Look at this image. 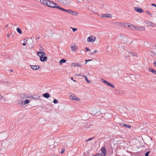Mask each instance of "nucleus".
Segmentation results:
<instances>
[{"instance_id":"obj_1","label":"nucleus","mask_w":156,"mask_h":156,"mask_svg":"<svg viewBox=\"0 0 156 156\" xmlns=\"http://www.w3.org/2000/svg\"><path fill=\"white\" fill-rule=\"evenodd\" d=\"M38 56L40 57V61L42 62H44L47 61V57L46 56L45 53L43 51H38L37 53Z\"/></svg>"},{"instance_id":"obj_2","label":"nucleus","mask_w":156,"mask_h":156,"mask_svg":"<svg viewBox=\"0 0 156 156\" xmlns=\"http://www.w3.org/2000/svg\"><path fill=\"white\" fill-rule=\"evenodd\" d=\"M46 6L52 8H55L58 9V7H59L58 4L49 0H48Z\"/></svg>"},{"instance_id":"obj_3","label":"nucleus","mask_w":156,"mask_h":156,"mask_svg":"<svg viewBox=\"0 0 156 156\" xmlns=\"http://www.w3.org/2000/svg\"><path fill=\"white\" fill-rule=\"evenodd\" d=\"M133 26V28H134L135 29L137 30H145V28L143 27H140L138 26H133L132 25H131Z\"/></svg>"},{"instance_id":"obj_4","label":"nucleus","mask_w":156,"mask_h":156,"mask_svg":"<svg viewBox=\"0 0 156 156\" xmlns=\"http://www.w3.org/2000/svg\"><path fill=\"white\" fill-rule=\"evenodd\" d=\"M96 39V38L94 36H90L88 37L87 39L88 42H91L92 43L94 42Z\"/></svg>"},{"instance_id":"obj_5","label":"nucleus","mask_w":156,"mask_h":156,"mask_svg":"<svg viewBox=\"0 0 156 156\" xmlns=\"http://www.w3.org/2000/svg\"><path fill=\"white\" fill-rule=\"evenodd\" d=\"M134 9L136 11L139 13H142L144 12V10L139 7H135Z\"/></svg>"},{"instance_id":"obj_6","label":"nucleus","mask_w":156,"mask_h":156,"mask_svg":"<svg viewBox=\"0 0 156 156\" xmlns=\"http://www.w3.org/2000/svg\"><path fill=\"white\" fill-rule=\"evenodd\" d=\"M102 154H101L102 156H105L106 154V151L105 146H103L101 149Z\"/></svg>"},{"instance_id":"obj_7","label":"nucleus","mask_w":156,"mask_h":156,"mask_svg":"<svg viewBox=\"0 0 156 156\" xmlns=\"http://www.w3.org/2000/svg\"><path fill=\"white\" fill-rule=\"evenodd\" d=\"M119 126H123L124 127L128 128L129 129H130L131 127V126L129 125H127V124H125L123 122L119 123Z\"/></svg>"},{"instance_id":"obj_8","label":"nucleus","mask_w":156,"mask_h":156,"mask_svg":"<svg viewBox=\"0 0 156 156\" xmlns=\"http://www.w3.org/2000/svg\"><path fill=\"white\" fill-rule=\"evenodd\" d=\"M69 97L70 99H72L73 100H75L76 101H79L80 100V99L78 97L74 95H71L69 96Z\"/></svg>"},{"instance_id":"obj_9","label":"nucleus","mask_w":156,"mask_h":156,"mask_svg":"<svg viewBox=\"0 0 156 156\" xmlns=\"http://www.w3.org/2000/svg\"><path fill=\"white\" fill-rule=\"evenodd\" d=\"M101 17H107L109 18H111L112 17V15L111 14H103L101 16Z\"/></svg>"},{"instance_id":"obj_10","label":"nucleus","mask_w":156,"mask_h":156,"mask_svg":"<svg viewBox=\"0 0 156 156\" xmlns=\"http://www.w3.org/2000/svg\"><path fill=\"white\" fill-rule=\"evenodd\" d=\"M58 9H60L61 10L66 12L69 13V12H70V10L66 9L61 7H60V6H59V7H58Z\"/></svg>"},{"instance_id":"obj_11","label":"nucleus","mask_w":156,"mask_h":156,"mask_svg":"<svg viewBox=\"0 0 156 156\" xmlns=\"http://www.w3.org/2000/svg\"><path fill=\"white\" fill-rule=\"evenodd\" d=\"M30 67L34 70H37L39 68L40 66L38 65H30Z\"/></svg>"},{"instance_id":"obj_12","label":"nucleus","mask_w":156,"mask_h":156,"mask_svg":"<svg viewBox=\"0 0 156 156\" xmlns=\"http://www.w3.org/2000/svg\"><path fill=\"white\" fill-rule=\"evenodd\" d=\"M48 0H40V2L45 5H47V3Z\"/></svg>"},{"instance_id":"obj_13","label":"nucleus","mask_w":156,"mask_h":156,"mask_svg":"<svg viewBox=\"0 0 156 156\" xmlns=\"http://www.w3.org/2000/svg\"><path fill=\"white\" fill-rule=\"evenodd\" d=\"M69 14H70L73 16H77L78 15V12L73 11L71 10H70Z\"/></svg>"},{"instance_id":"obj_14","label":"nucleus","mask_w":156,"mask_h":156,"mask_svg":"<svg viewBox=\"0 0 156 156\" xmlns=\"http://www.w3.org/2000/svg\"><path fill=\"white\" fill-rule=\"evenodd\" d=\"M114 24L119 26H122L123 25L124 26L125 23H120L119 22H115L113 23Z\"/></svg>"},{"instance_id":"obj_15","label":"nucleus","mask_w":156,"mask_h":156,"mask_svg":"<svg viewBox=\"0 0 156 156\" xmlns=\"http://www.w3.org/2000/svg\"><path fill=\"white\" fill-rule=\"evenodd\" d=\"M148 25L150 26L154 27L155 26V24L153 23L150 21H147V23Z\"/></svg>"},{"instance_id":"obj_16","label":"nucleus","mask_w":156,"mask_h":156,"mask_svg":"<svg viewBox=\"0 0 156 156\" xmlns=\"http://www.w3.org/2000/svg\"><path fill=\"white\" fill-rule=\"evenodd\" d=\"M43 96L45 98H48L50 97V95L49 93H46L43 94Z\"/></svg>"},{"instance_id":"obj_17","label":"nucleus","mask_w":156,"mask_h":156,"mask_svg":"<svg viewBox=\"0 0 156 156\" xmlns=\"http://www.w3.org/2000/svg\"><path fill=\"white\" fill-rule=\"evenodd\" d=\"M72 66H73V67H76V66H79L81 67V65L80 64L76 63H72L71 65Z\"/></svg>"},{"instance_id":"obj_18","label":"nucleus","mask_w":156,"mask_h":156,"mask_svg":"<svg viewBox=\"0 0 156 156\" xmlns=\"http://www.w3.org/2000/svg\"><path fill=\"white\" fill-rule=\"evenodd\" d=\"M149 70L150 72H151L155 74H156V71L153 69L151 68H149Z\"/></svg>"},{"instance_id":"obj_19","label":"nucleus","mask_w":156,"mask_h":156,"mask_svg":"<svg viewBox=\"0 0 156 156\" xmlns=\"http://www.w3.org/2000/svg\"><path fill=\"white\" fill-rule=\"evenodd\" d=\"M71 48L72 50L73 51H75L77 50L78 49L77 46L75 44L74 46H72L71 47Z\"/></svg>"},{"instance_id":"obj_20","label":"nucleus","mask_w":156,"mask_h":156,"mask_svg":"<svg viewBox=\"0 0 156 156\" xmlns=\"http://www.w3.org/2000/svg\"><path fill=\"white\" fill-rule=\"evenodd\" d=\"M66 60L64 59H62L60 60L59 64L60 65H61L62 63H65L66 62Z\"/></svg>"},{"instance_id":"obj_21","label":"nucleus","mask_w":156,"mask_h":156,"mask_svg":"<svg viewBox=\"0 0 156 156\" xmlns=\"http://www.w3.org/2000/svg\"><path fill=\"white\" fill-rule=\"evenodd\" d=\"M16 31L19 33L20 34H21L22 33V31H21L19 27H18L17 28Z\"/></svg>"},{"instance_id":"obj_22","label":"nucleus","mask_w":156,"mask_h":156,"mask_svg":"<svg viewBox=\"0 0 156 156\" xmlns=\"http://www.w3.org/2000/svg\"><path fill=\"white\" fill-rule=\"evenodd\" d=\"M106 85L109 86L111 87L112 88L115 87V86L114 85H113L112 84H111L109 82H108V83Z\"/></svg>"},{"instance_id":"obj_23","label":"nucleus","mask_w":156,"mask_h":156,"mask_svg":"<svg viewBox=\"0 0 156 156\" xmlns=\"http://www.w3.org/2000/svg\"><path fill=\"white\" fill-rule=\"evenodd\" d=\"M129 53L130 54L132 55L133 56H137V55H136V53H134L133 52L130 51V52H129Z\"/></svg>"},{"instance_id":"obj_24","label":"nucleus","mask_w":156,"mask_h":156,"mask_svg":"<svg viewBox=\"0 0 156 156\" xmlns=\"http://www.w3.org/2000/svg\"><path fill=\"white\" fill-rule=\"evenodd\" d=\"M24 103L23 104V105H24L25 104H27L30 102V101L28 99H26L24 101Z\"/></svg>"},{"instance_id":"obj_25","label":"nucleus","mask_w":156,"mask_h":156,"mask_svg":"<svg viewBox=\"0 0 156 156\" xmlns=\"http://www.w3.org/2000/svg\"><path fill=\"white\" fill-rule=\"evenodd\" d=\"M24 103V101H20L19 100L18 101V104H20L21 105H23Z\"/></svg>"},{"instance_id":"obj_26","label":"nucleus","mask_w":156,"mask_h":156,"mask_svg":"<svg viewBox=\"0 0 156 156\" xmlns=\"http://www.w3.org/2000/svg\"><path fill=\"white\" fill-rule=\"evenodd\" d=\"M145 13L147 14L151 17H152V15L151 13L148 11L147 10L145 11Z\"/></svg>"},{"instance_id":"obj_27","label":"nucleus","mask_w":156,"mask_h":156,"mask_svg":"<svg viewBox=\"0 0 156 156\" xmlns=\"http://www.w3.org/2000/svg\"><path fill=\"white\" fill-rule=\"evenodd\" d=\"M102 82L103 83H104L105 84H106V85L107 84L108 82L107 81H106V80H105L104 79H102Z\"/></svg>"},{"instance_id":"obj_28","label":"nucleus","mask_w":156,"mask_h":156,"mask_svg":"<svg viewBox=\"0 0 156 156\" xmlns=\"http://www.w3.org/2000/svg\"><path fill=\"white\" fill-rule=\"evenodd\" d=\"M85 80L88 83H92V82H91L89 80H88V79L87 77H85Z\"/></svg>"},{"instance_id":"obj_29","label":"nucleus","mask_w":156,"mask_h":156,"mask_svg":"<svg viewBox=\"0 0 156 156\" xmlns=\"http://www.w3.org/2000/svg\"><path fill=\"white\" fill-rule=\"evenodd\" d=\"M150 151H148L145 154V156H148V155L150 153Z\"/></svg>"},{"instance_id":"obj_30","label":"nucleus","mask_w":156,"mask_h":156,"mask_svg":"<svg viewBox=\"0 0 156 156\" xmlns=\"http://www.w3.org/2000/svg\"><path fill=\"white\" fill-rule=\"evenodd\" d=\"M53 102L54 104H57L58 103V101L56 99H54Z\"/></svg>"},{"instance_id":"obj_31","label":"nucleus","mask_w":156,"mask_h":156,"mask_svg":"<svg viewBox=\"0 0 156 156\" xmlns=\"http://www.w3.org/2000/svg\"><path fill=\"white\" fill-rule=\"evenodd\" d=\"M94 155V154H93ZM94 156H102L101 155V153H97Z\"/></svg>"},{"instance_id":"obj_32","label":"nucleus","mask_w":156,"mask_h":156,"mask_svg":"<svg viewBox=\"0 0 156 156\" xmlns=\"http://www.w3.org/2000/svg\"><path fill=\"white\" fill-rule=\"evenodd\" d=\"M94 138V137L89 138L88 139H87V140L86 141H90V140H92Z\"/></svg>"},{"instance_id":"obj_33","label":"nucleus","mask_w":156,"mask_h":156,"mask_svg":"<svg viewBox=\"0 0 156 156\" xmlns=\"http://www.w3.org/2000/svg\"><path fill=\"white\" fill-rule=\"evenodd\" d=\"M85 50L87 51H90V49L88 48L87 47H86L85 48Z\"/></svg>"},{"instance_id":"obj_34","label":"nucleus","mask_w":156,"mask_h":156,"mask_svg":"<svg viewBox=\"0 0 156 156\" xmlns=\"http://www.w3.org/2000/svg\"><path fill=\"white\" fill-rule=\"evenodd\" d=\"M39 50L40 51H43L44 50V48L43 47H40L39 48Z\"/></svg>"},{"instance_id":"obj_35","label":"nucleus","mask_w":156,"mask_h":156,"mask_svg":"<svg viewBox=\"0 0 156 156\" xmlns=\"http://www.w3.org/2000/svg\"><path fill=\"white\" fill-rule=\"evenodd\" d=\"M92 60V59H89V60H85V64H86L87 62L90 61Z\"/></svg>"},{"instance_id":"obj_36","label":"nucleus","mask_w":156,"mask_h":156,"mask_svg":"<svg viewBox=\"0 0 156 156\" xmlns=\"http://www.w3.org/2000/svg\"><path fill=\"white\" fill-rule=\"evenodd\" d=\"M65 150V149L62 148L61 150V154H62L64 152Z\"/></svg>"},{"instance_id":"obj_37","label":"nucleus","mask_w":156,"mask_h":156,"mask_svg":"<svg viewBox=\"0 0 156 156\" xmlns=\"http://www.w3.org/2000/svg\"><path fill=\"white\" fill-rule=\"evenodd\" d=\"M72 30H73V31L74 32H75V31H76V30H77V28H72Z\"/></svg>"},{"instance_id":"obj_38","label":"nucleus","mask_w":156,"mask_h":156,"mask_svg":"<svg viewBox=\"0 0 156 156\" xmlns=\"http://www.w3.org/2000/svg\"><path fill=\"white\" fill-rule=\"evenodd\" d=\"M151 5L152 6H154L156 7V4H155L154 3H152L151 4Z\"/></svg>"},{"instance_id":"obj_39","label":"nucleus","mask_w":156,"mask_h":156,"mask_svg":"<svg viewBox=\"0 0 156 156\" xmlns=\"http://www.w3.org/2000/svg\"><path fill=\"white\" fill-rule=\"evenodd\" d=\"M3 98H4V97L2 96L1 94H0V100L2 99Z\"/></svg>"},{"instance_id":"obj_40","label":"nucleus","mask_w":156,"mask_h":156,"mask_svg":"<svg viewBox=\"0 0 156 156\" xmlns=\"http://www.w3.org/2000/svg\"><path fill=\"white\" fill-rule=\"evenodd\" d=\"M76 76H81L82 75H81V73H80L79 74H76Z\"/></svg>"},{"instance_id":"obj_41","label":"nucleus","mask_w":156,"mask_h":156,"mask_svg":"<svg viewBox=\"0 0 156 156\" xmlns=\"http://www.w3.org/2000/svg\"><path fill=\"white\" fill-rule=\"evenodd\" d=\"M71 80H73V81L74 82H76V81L75 80H73V77H71Z\"/></svg>"},{"instance_id":"obj_42","label":"nucleus","mask_w":156,"mask_h":156,"mask_svg":"<svg viewBox=\"0 0 156 156\" xmlns=\"http://www.w3.org/2000/svg\"><path fill=\"white\" fill-rule=\"evenodd\" d=\"M23 44V46H25V45H26V43H23V44Z\"/></svg>"},{"instance_id":"obj_43","label":"nucleus","mask_w":156,"mask_h":156,"mask_svg":"<svg viewBox=\"0 0 156 156\" xmlns=\"http://www.w3.org/2000/svg\"><path fill=\"white\" fill-rule=\"evenodd\" d=\"M97 51H98L97 50H95L94 51V53H96L97 52Z\"/></svg>"},{"instance_id":"obj_44","label":"nucleus","mask_w":156,"mask_h":156,"mask_svg":"<svg viewBox=\"0 0 156 156\" xmlns=\"http://www.w3.org/2000/svg\"><path fill=\"white\" fill-rule=\"evenodd\" d=\"M27 39H24V42H27Z\"/></svg>"},{"instance_id":"obj_45","label":"nucleus","mask_w":156,"mask_h":156,"mask_svg":"<svg viewBox=\"0 0 156 156\" xmlns=\"http://www.w3.org/2000/svg\"><path fill=\"white\" fill-rule=\"evenodd\" d=\"M129 57V55H126V58H128V57Z\"/></svg>"},{"instance_id":"obj_46","label":"nucleus","mask_w":156,"mask_h":156,"mask_svg":"<svg viewBox=\"0 0 156 156\" xmlns=\"http://www.w3.org/2000/svg\"><path fill=\"white\" fill-rule=\"evenodd\" d=\"M82 76L84 77L85 78V77H87L86 76L84 75H82Z\"/></svg>"},{"instance_id":"obj_47","label":"nucleus","mask_w":156,"mask_h":156,"mask_svg":"<svg viewBox=\"0 0 156 156\" xmlns=\"http://www.w3.org/2000/svg\"><path fill=\"white\" fill-rule=\"evenodd\" d=\"M127 26L128 27H130L131 26H130V25H129V24H128L127 25Z\"/></svg>"},{"instance_id":"obj_48","label":"nucleus","mask_w":156,"mask_h":156,"mask_svg":"<svg viewBox=\"0 0 156 156\" xmlns=\"http://www.w3.org/2000/svg\"><path fill=\"white\" fill-rule=\"evenodd\" d=\"M21 97H22L23 98H25L24 95H23V94H22V95L21 96Z\"/></svg>"},{"instance_id":"obj_49","label":"nucleus","mask_w":156,"mask_h":156,"mask_svg":"<svg viewBox=\"0 0 156 156\" xmlns=\"http://www.w3.org/2000/svg\"><path fill=\"white\" fill-rule=\"evenodd\" d=\"M10 36V35H9V34H8L7 35V37L8 38H9Z\"/></svg>"},{"instance_id":"obj_50","label":"nucleus","mask_w":156,"mask_h":156,"mask_svg":"<svg viewBox=\"0 0 156 156\" xmlns=\"http://www.w3.org/2000/svg\"><path fill=\"white\" fill-rule=\"evenodd\" d=\"M8 24H7V25H6L5 26V27H8Z\"/></svg>"},{"instance_id":"obj_51","label":"nucleus","mask_w":156,"mask_h":156,"mask_svg":"<svg viewBox=\"0 0 156 156\" xmlns=\"http://www.w3.org/2000/svg\"><path fill=\"white\" fill-rule=\"evenodd\" d=\"M154 65L156 67V62L154 63Z\"/></svg>"},{"instance_id":"obj_52","label":"nucleus","mask_w":156,"mask_h":156,"mask_svg":"<svg viewBox=\"0 0 156 156\" xmlns=\"http://www.w3.org/2000/svg\"><path fill=\"white\" fill-rule=\"evenodd\" d=\"M13 70L12 69H11L10 72H12Z\"/></svg>"},{"instance_id":"obj_53","label":"nucleus","mask_w":156,"mask_h":156,"mask_svg":"<svg viewBox=\"0 0 156 156\" xmlns=\"http://www.w3.org/2000/svg\"><path fill=\"white\" fill-rule=\"evenodd\" d=\"M94 53V52H91V54L92 55H93V53Z\"/></svg>"},{"instance_id":"obj_54","label":"nucleus","mask_w":156,"mask_h":156,"mask_svg":"<svg viewBox=\"0 0 156 156\" xmlns=\"http://www.w3.org/2000/svg\"><path fill=\"white\" fill-rule=\"evenodd\" d=\"M40 38V37L39 36L38 37H37V39H39Z\"/></svg>"}]
</instances>
